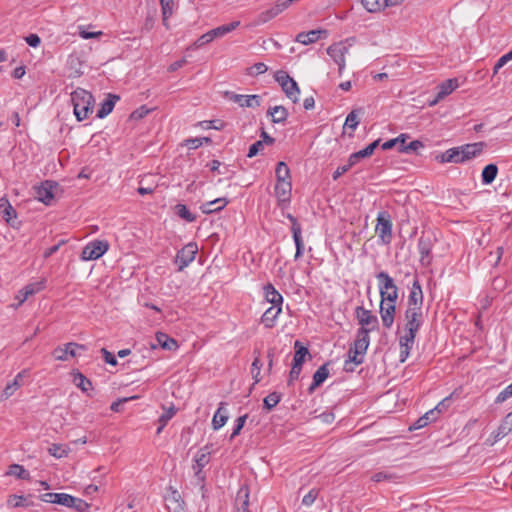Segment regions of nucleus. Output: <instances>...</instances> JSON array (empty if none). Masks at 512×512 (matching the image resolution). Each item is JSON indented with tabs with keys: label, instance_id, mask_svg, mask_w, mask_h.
<instances>
[{
	"label": "nucleus",
	"instance_id": "f257e3e1",
	"mask_svg": "<svg viewBox=\"0 0 512 512\" xmlns=\"http://www.w3.org/2000/svg\"><path fill=\"white\" fill-rule=\"evenodd\" d=\"M71 101L74 108V115L78 121L86 119L93 111L94 97L85 89L77 88L71 93Z\"/></svg>",
	"mask_w": 512,
	"mask_h": 512
},
{
	"label": "nucleus",
	"instance_id": "f03ea898",
	"mask_svg": "<svg viewBox=\"0 0 512 512\" xmlns=\"http://www.w3.org/2000/svg\"><path fill=\"white\" fill-rule=\"evenodd\" d=\"M378 282L379 295L381 300L389 302H397L399 298V288L394 279L386 272L380 271L376 274Z\"/></svg>",
	"mask_w": 512,
	"mask_h": 512
},
{
	"label": "nucleus",
	"instance_id": "7ed1b4c3",
	"mask_svg": "<svg viewBox=\"0 0 512 512\" xmlns=\"http://www.w3.org/2000/svg\"><path fill=\"white\" fill-rule=\"evenodd\" d=\"M436 243V237L430 232H422L418 239V251L420 254V263L422 266L427 267L432 262V249Z\"/></svg>",
	"mask_w": 512,
	"mask_h": 512
},
{
	"label": "nucleus",
	"instance_id": "20e7f679",
	"mask_svg": "<svg viewBox=\"0 0 512 512\" xmlns=\"http://www.w3.org/2000/svg\"><path fill=\"white\" fill-rule=\"evenodd\" d=\"M375 231L383 244H389L391 242L392 221L391 216L387 211L378 213Z\"/></svg>",
	"mask_w": 512,
	"mask_h": 512
},
{
	"label": "nucleus",
	"instance_id": "39448f33",
	"mask_svg": "<svg viewBox=\"0 0 512 512\" xmlns=\"http://www.w3.org/2000/svg\"><path fill=\"white\" fill-rule=\"evenodd\" d=\"M109 249V243L106 240H93L89 242L81 252L83 261L96 260L103 256Z\"/></svg>",
	"mask_w": 512,
	"mask_h": 512
},
{
	"label": "nucleus",
	"instance_id": "423d86ee",
	"mask_svg": "<svg viewBox=\"0 0 512 512\" xmlns=\"http://www.w3.org/2000/svg\"><path fill=\"white\" fill-rule=\"evenodd\" d=\"M276 81L280 84L286 96L291 99L293 103H297L300 94L297 82L283 71L277 73Z\"/></svg>",
	"mask_w": 512,
	"mask_h": 512
},
{
	"label": "nucleus",
	"instance_id": "0eeeda50",
	"mask_svg": "<svg viewBox=\"0 0 512 512\" xmlns=\"http://www.w3.org/2000/svg\"><path fill=\"white\" fill-rule=\"evenodd\" d=\"M355 317L360 325V328L368 330V334L371 331L378 330L379 321L376 315L370 310L365 309L363 306H357L355 308Z\"/></svg>",
	"mask_w": 512,
	"mask_h": 512
},
{
	"label": "nucleus",
	"instance_id": "6e6552de",
	"mask_svg": "<svg viewBox=\"0 0 512 512\" xmlns=\"http://www.w3.org/2000/svg\"><path fill=\"white\" fill-rule=\"evenodd\" d=\"M350 46L344 42H338L327 48V54L338 65L339 75H342L345 69V56L349 53Z\"/></svg>",
	"mask_w": 512,
	"mask_h": 512
},
{
	"label": "nucleus",
	"instance_id": "1a4fd4ad",
	"mask_svg": "<svg viewBox=\"0 0 512 512\" xmlns=\"http://www.w3.org/2000/svg\"><path fill=\"white\" fill-rule=\"evenodd\" d=\"M197 252L198 246L194 242L186 244L181 250H179L175 258V263L178 264V270L182 271L191 262H193Z\"/></svg>",
	"mask_w": 512,
	"mask_h": 512
},
{
	"label": "nucleus",
	"instance_id": "9d476101",
	"mask_svg": "<svg viewBox=\"0 0 512 512\" xmlns=\"http://www.w3.org/2000/svg\"><path fill=\"white\" fill-rule=\"evenodd\" d=\"M405 332H409L411 334L417 335L421 326L424 323V316L422 310H413L406 309L405 310Z\"/></svg>",
	"mask_w": 512,
	"mask_h": 512
},
{
	"label": "nucleus",
	"instance_id": "9b49d317",
	"mask_svg": "<svg viewBox=\"0 0 512 512\" xmlns=\"http://www.w3.org/2000/svg\"><path fill=\"white\" fill-rule=\"evenodd\" d=\"M225 97L240 107L256 108L261 105V96L259 95H241L227 91Z\"/></svg>",
	"mask_w": 512,
	"mask_h": 512
},
{
	"label": "nucleus",
	"instance_id": "f8f14e48",
	"mask_svg": "<svg viewBox=\"0 0 512 512\" xmlns=\"http://www.w3.org/2000/svg\"><path fill=\"white\" fill-rule=\"evenodd\" d=\"M210 454V447L206 445L200 448L194 456V464L192 468L195 476L201 481L204 480L202 469L210 462Z\"/></svg>",
	"mask_w": 512,
	"mask_h": 512
},
{
	"label": "nucleus",
	"instance_id": "ddd939ff",
	"mask_svg": "<svg viewBox=\"0 0 512 512\" xmlns=\"http://www.w3.org/2000/svg\"><path fill=\"white\" fill-rule=\"evenodd\" d=\"M423 306V291L421 284L416 277L413 280L412 287L410 289L408 300H407V308L413 310H422Z\"/></svg>",
	"mask_w": 512,
	"mask_h": 512
},
{
	"label": "nucleus",
	"instance_id": "4468645a",
	"mask_svg": "<svg viewBox=\"0 0 512 512\" xmlns=\"http://www.w3.org/2000/svg\"><path fill=\"white\" fill-rule=\"evenodd\" d=\"M379 313L382 320V325L386 329H390L393 326L396 314V302H389L388 300H381Z\"/></svg>",
	"mask_w": 512,
	"mask_h": 512
},
{
	"label": "nucleus",
	"instance_id": "2eb2a0df",
	"mask_svg": "<svg viewBox=\"0 0 512 512\" xmlns=\"http://www.w3.org/2000/svg\"><path fill=\"white\" fill-rule=\"evenodd\" d=\"M76 349H82L85 350V346L82 344H78L75 342H69L65 344L64 346H58L56 347L52 355L54 358L58 361H66L68 360V357H75L77 355Z\"/></svg>",
	"mask_w": 512,
	"mask_h": 512
},
{
	"label": "nucleus",
	"instance_id": "dca6fc26",
	"mask_svg": "<svg viewBox=\"0 0 512 512\" xmlns=\"http://www.w3.org/2000/svg\"><path fill=\"white\" fill-rule=\"evenodd\" d=\"M57 186L58 184L54 181H44L36 188V198L45 205H50L54 199V189L57 188Z\"/></svg>",
	"mask_w": 512,
	"mask_h": 512
},
{
	"label": "nucleus",
	"instance_id": "f3484780",
	"mask_svg": "<svg viewBox=\"0 0 512 512\" xmlns=\"http://www.w3.org/2000/svg\"><path fill=\"white\" fill-rule=\"evenodd\" d=\"M404 0H361L363 7L370 13H377L385 8L402 4Z\"/></svg>",
	"mask_w": 512,
	"mask_h": 512
},
{
	"label": "nucleus",
	"instance_id": "a211bd4d",
	"mask_svg": "<svg viewBox=\"0 0 512 512\" xmlns=\"http://www.w3.org/2000/svg\"><path fill=\"white\" fill-rule=\"evenodd\" d=\"M328 35L325 29H314L308 32H300L296 35L295 41L303 45H309L317 42L319 39L326 38Z\"/></svg>",
	"mask_w": 512,
	"mask_h": 512
},
{
	"label": "nucleus",
	"instance_id": "6ab92c4d",
	"mask_svg": "<svg viewBox=\"0 0 512 512\" xmlns=\"http://www.w3.org/2000/svg\"><path fill=\"white\" fill-rule=\"evenodd\" d=\"M485 146L486 144L484 142H476L459 146V149H461V159L465 162L477 157L482 153Z\"/></svg>",
	"mask_w": 512,
	"mask_h": 512
},
{
	"label": "nucleus",
	"instance_id": "aec40b11",
	"mask_svg": "<svg viewBox=\"0 0 512 512\" xmlns=\"http://www.w3.org/2000/svg\"><path fill=\"white\" fill-rule=\"evenodd\" d=\"M458 87L456 78L447 79L438 85L436 98L430 103L431 106L437 104L440 100L451 94Z\"/></svg>",
	"mask_w": 512,
	"mask_h": 512
},
{
	"label": "nucleus",
	"instance_id": "412c9836",
	"mask_svg": "<svg viewBox=\"0 0 512 512\" xmlns=\"http://www.w3.org/2000/svg\"><path fill=\"white\" fill-rule=\"evenodd\" d=\"M370 344V336L368 334V330L365 328H358L356 333V339L354 343L350 346L353 349L358 350L359 352L366 354V351Z\"/></svg>",
	"mask_w": 512,
	"mask_h": 512
},
{
	"label": "nucleus",
	"instance_id": "4be33fe9",
	"mask_svg": "<svg viewBox=\"0 0 512 512\" xmlns=\"http://www.w3.org/2000/svg\"><path fill=\"white\" fill-rule=\"evenodd\" d=\"M168 512H186L185 502L177 490H173L166 498Z\"/></svg>",
	"mask_w": 512,
	"mask_h": 512
},
{
	"label": "nucleus",
	"instance_id": "5701e85b",
	"mask_svg": "<svg viewBox=\"0 0 512 512\" xmlns=\"http://www.w3.org/2000/svg\"><path fill=\"white\" fill-rule=\"evenodd\" d=\"M292 184L291 181L277 182L275 185V195L279 202L289 203L291 199Z\"/></svg>",
	"mask_w": 512,
	"mask_h": 512
},
{
	"label": "nucleus",
	"instance_id": "b1692460",
	"mask_svg": "<svg viewBox=\"0 0 512 512\" xmlns=\"http://www.w3.org/2000/svg\"><path fill=\"white\" fill-rule=\"evenodd\" d=\"M282 311L281 306L269 307L261 317V323L268 329L273 328L276 323V319Z\"/></svg>",
	"mask_w": 512,
	"mask_h": 512
},
{
	"label": "nucleus",
	"instance_id": "393cba45",
	"mask_svg": "<svg viewBox=\"0 0 512 512\" xmlns=\"http://www.w3.org/2000/svg\"><path fill=\"white\" fill-rule=\"evenodd\" d=\"M120 99L118 95L108 94L107 98L100 104V108L97 111V117L102 119L109 115L116 104V102Z\"/></svg>",
	"mask_w": 512,
	"mask_h": 512
},
{
	"label": "nucleus",
	"instance_id": "a878e982",
	"mask_svg": "<svg viewBox=\"0 0 512 512\" xmlns=\"http://www.w3.org/2000/svg\"><path fill=\"white\" fill-rule=\"evenodd\" d=\"M71 495L66 493H54L48 492L41 495V500L47 503L59 504L62 506H68L69 502L72 501Z\"/></svg>",
	"mask_w": 512,
	"mask_h": 512
},
{
	"label": "nucleus",
	"instance_id": "bb28decb",
	"mask_svg": "<svg viewBox=\"0 0 512 512\" xmlns=\"http://www.w3.org/2000/svg\"><path fill=\"white\" fill-rule=\"evenodd\" d=\"M328 364L325 363L320 366L313 375V381L308 388V392L312 394L314 390L319 387L329 376Z\"/></svg>",
	"mask_w": 512,
	"mask_h": 512
},
{
	"label": "nucleus",
	"instance_id": "cd10ccee",
	"mask_svg": "<svg viewBox=\"0 0 512 512\" xmlns=\"http://www.w3.org/2000/svg\"><path fill=\"white\" fill-rule=\"evenodd\" d=\"M31 498V495H10L7 499V505L10 508H28L33 506Z\"/></svg>",
	"mask_w": 512,
	"mask_h": 512
},
{
	"label": "nucleus",
	"instance_id": "c85d7f7f",
	"mask_svg": "<svg viewBox=\"0 0 512 512\" xmlns=\"http://www.w3.org/2000/svg\"><path fill=\"white\" fill-rule=\"evenodd\" d=\"M157 344L151 343V348L155 349L157 346L166 350H175L178 347L177 341L163 332L156 333Z\"/></svg>",
	"mask_w": 512,
	"mask_h": 512
},
{
	"label": "nucleus",
	"instance_id": "c756f323",
	"mask_svg": "<svg viewBox=\"0 0 512 512\" xmlns=\"http://www.w3.org/2000/svg\"><path fill=\"white\" fill-rule=\"evenodd\" d=\"M229 201L226 198H217L201 205L200 209L204 214H212L223 210Z\"/></svg>",
	"mask_w": 512,
	"mask_h": 512
},
{
	"label": "nucleus",
	"instance_id": "7c9ffc66",
	"mask_svg": "<svg viewBox=\"0 0 512 512\" xmlns=\"http://www.w3.org/2000/svg\"><path fill=\"white\" fill-rule=\"evenodd\" d=\"M236 506L238 512H249V489L247 486H242L237 492Z\"/></svg>",
	"mask_w": 512,
	"mask_h": 512
},
{
	"label": "nucleus",
	"instance_id": "2f4dec72",
	"mask_svg": "<svg viewBox=\"0 0 512 512\" xmlns=\"http://www.w3.org/2000/svg\"><path fill=\"white\" fill-rule=\"evenodd\" d=\"M264 294L266 300L273 306L282 307L283 297L272 284L268 283L267 285L264 286Z\"/></svg>",
	"mask_w": 512,
	"mask_h": 512
},
{
	"label": "nucleus",
	"instance_id": "473e14b6",
	"mask_svg": "<svg viewBox=\"0 0 512 512\" xmlns=\"http://www.w3.org/2000/svg\"><path fill=\"white\" fill-rule=\"evenodd\" d=\"M240 26V21H233L229 24H225V25H221V26H218L214 29H211L209 32L214 39L216 38H220V37H223L225 36L226 34L232 32L233 30H235L236 28H238Z\"/></svg>",
	"mask_w": 512,
	"mask_h": 512
},
{
	"label": "nucleus",
	"instance_id": "72a5a7b5",
	"mask_svg": "<svg viewBox=\"0 0 512 512\" xmlns=\"http://www.w3.org/2000/svg\"><path fill=\"white\" fill-rule=\"evenodd\" d=\"M512 431V414H507L494 434V441H498Z\"/></svg>",
	"mask_w": 512,
	"mask_h": 512
},
{
	"label": "nucleus",
	"instance_id": "f704fd0d",
	"mask_svg": "<svg viewBox=\"0 0 512 512\" xmlns=\"http://www.w3.org/2000/svg\"><path fill=\"white\" fill-rule=\"evenodd\" d=\"M227 420L228 415L226 413V410L224 409V403L221 402L212 419L213 429L219 430L226 424Z\"/></svg>",
	"mask_w": 512,
	"mask_h": 512
},
{
	"label": "nucleus",
	"instance_id": "c9c22d12",
	"mask_svg": "<svg viewBox=\"0 0 512 512\" xmlns=\"http://www.w3.org/2000/svg\"><path fill=\"white\" fill-rule=\"evenodd\" d=\"M267 114L272 117L273 123H284L288 117V111L284 106L270 107Z\"/></svg>",
	"mask_w": 512,
	"mask_h": 512
},
{
	"label": "nucleus",
	"instance_id": "e433bc0d",
	"mask_svg": "<svg viewBox=\"0 0 512 512\" xmlns=\"http://www.w3.org/2000/svg\"><path fill=\"white\" fill-rule=\"evenodd\" d=\"M295 354L293 357V364L302 366L305 362L306 356L309 355V350L299 340L294 343Z\"/></svg>",
	"mask_w": 512,
	"mask_h": 512
},
{
	"label": "nucleus",
	"instance_id": "4c0bfd02",
	"mask_svg": "<svg viewBox=\"0 0 512 512\" xmlns=\"http://www.w3.org/2000/svg\"><path fill=\"white\" fill-rule=\"evenodd\" d=\"M498 174V167L496 164H488L484 167L481 173V181L484 185L491 184Z\"/></svg>",
	"mask_w": 512,
	"mask_h": 512
},
{
	"label": "nucleus",
	"instance_id": "58836bf2",
	"mask_svg": "<svg viewBox=\"0 0 512 512\" xmlns=\"http://www.w3.org/2000/svg\"><path fill=\"white\" fill-rule=\"evenodd\" d=\"M459 147H454L451 149L446 150L441 155V162L442 163H463V160L461 159V153H460Z\"/></svg>",
	"mask_w": 512,
	"mask_h": 512
},
{
	"label": "nucleus",
	"instance_id": "ea45409f",
	"mask_svg": "<svg viewBox=\"0 0 512 512\" xmlns=\"http://www.w3.org/2000/svg\"><path fill=\"white\" fill-rule=\"evenodd\" d=\"M400 478L401 477L396 473L390 471H379L372 475L371 480L377 483L383 481L398 483Z\"/></svg>",
	"mask_w": 512,
	"mask_h": 512
},
{
	"label": "nucleus",
	"instance_id": "a19ab883",
	"mask_svg": "<svg viewBox=\"0 0 512 512\" xmlns=\"http://www.w3.org/2000/svg\"><path fill=\"white\" fill-rule=\"evenodd\" d=\"M23 373L24 372L18 373L13 379V381L6 385L3 391V395L6 399L12 396L15 393V391L22 385L21 380L23 378Z\"/></svg>",
	"mask_w": 512,
	"mask_h": 512
},
{
	"label": "nucleus",
	"instance_id": "79ce46f5",
	"mask_svg": "<svg viewBox=\"0 0 512 512\" xmlns=\"http://www.w3.org/2000/svg\"><path fill=\"white\" fill-rule=\"evenodd\" d=\"M277 182L291 181L290 169L283 161L278 162L275 170Z\"/></svg>",
	"mask_w": 512,
	"mask_h": 512
},
{
	"label": "nucleus",
	"instance_id": "37998d69",
	"mask_svg": "<svg viewBox=\"0 0 512 512\" xmlns=\"http://www.w3.org/2000/svg\"><path fill=\"white\" fill-rule=\"evenodd\" d=\"M7 475L15 476L18 479L27 480L30 478L29 472L19 464H12L9 466V470L7 471Z\"/></svg>",
	"mask_w": 512,
	"mask_h": 512
},
{
	"label": "nucleus",
	"instance_id": "c03bdc74",
	"mask_svg": "<svg viewBox=\"0 0 512 512\" xmlns=\"http://www.w3.org/2000/svg\"><path fill=\"white\" fill-rule=\"evenodd\" d=\"M435 420H436L435 412H434V410H430L427 413H425V415L420 417L413 424V426L410 427V430H417V429L423 428L426 425H428L429 422H432V421H435Z\"/></svg>",
	"mask_w": 512,
	"mask_h": 512
},
{
	"label": "nucleus",
	"instance_id": "a18cd8bd",
	"mask_svg": "<svg viewBox=\"0 0 512 512\" xmlns=\"http://www.w3.org/2000/svg\"><path fill=\"white\" fill-rule=\"evenodd\" d=\"M282 395L278 392H272L269 395H267L263 400V407L267 411H271L280 401H281Z\"/></svg>",
	"mask_w": 512,
	"mask_h": 512
},
{
	"label": "nucleus",
	"instance_id": "49530a36",
	"mask_svg": "<svg viewBox=\"0 0 512 512\" xmlns=\"http://www.w3.org/2000/svg\"><path fill=\"white\" fill-rule=\"evenodd\" d=\"M301 233L302 231H299L298 229H294V232L292 233L293 240L296 246V253L294 256L295 260H298L303 255L304 251V242Z\"/></svg>",
	"mask_w": 512,
	"mask_h": 512
},
{
	"label": "nucleus",
	"instance_id": "de8ad7c7",
	"mask_svg": "<svg viewBox=\"0 0 512 512\" xmlns=\"http://www.w3.org/2000/svg\"><path fill=\"white\" fill-rule=\"evenodd\" d=\"M176 214L186 220L187 222H194L196 220V215L193 214L186 205L184 204H177L175 206Z\"/></svg>",
	"mask_w": 512,
	"mask_h": 512
},
{
	"label": "nucleus",
	"instance_id": "09e8293b",
	"mask_svg": "<svg viewBox=\"0 0 512 512\" xmlns=\"http://www.w3.org/2000/svg\"><path fill=\"white\" fill-rule=\"evenodd\" d=\"M73 382L83 392L88 391L92 386L91 381L80 372L74 375Z\"/></svg>",
	"mask_w": 512,
	"mask_h": 512
},
{
	"label": "nucleus",
	"instance_id": "8fccbe9b",
	"mask_svg": "<svg viewBox=\"0 0 512 512\" xmlns=\"http://www.w3.org/2000/svg\"><path fill=\"white\" fill-rule=\"evenodd\" d=\"M423 147H424V144L421 141L414 140V141H411L409 144H406L405 142H404V144H400V146L398 147V151L401 153H412V152H417L418 149L423 148Z\"/></svg>",
	"mask_w": 512,
	"mask_h": 512
},
{
	"label": "nucleus",
	"instance_id": "3c124183",
	"mask_svg": "<svg viewBox=\"0 0 512 512\" xmlns=\"http://www.w3.org/2000/svg\"><path fill=\"white\" fill-rule=\"evenodd\" d=\"M163 23L166 25L168 18L173 13L174 0H160Z\"/></svg>",
	"mask_w": 512,
	"mask_h": 512
},
{
	"label": "nucleus",
	"instance_id": "603ef678",
	"mask_svg": "<svg viewBox=\"0 0 512 512\" xmlns=\"http://www.w3.org/2000/svg\"><path fill=\"white\" fill-rule=\"evenodd\" d=\"M48 452L50 455L54 456L55 458L60 459V458L66 457L68 455L69 449L66 446L61 445V444H52L49 447Z\"/></svg>",
	"mask_w": 512,
	"mask_h": 512
},
{
	"label": "nucleus",
	"instance_id": "864d4df0",
	"mask_svg": "<svg viewBox=\"0 0 512 512\" xmlns=\"http://www.w3.org/2000/svg\"><path fill=\"white\" fill-rule=\"evenodd\" d=\"M409 138L407 134H400L398 137L394 139H390L382 144L383 150H390L395 146H400V144H404L406 142V139Z\"/></svg>",
	"mask_w": 512,
	"mask_h": 512
},
{
	"label": "nucleus",
	"instance_id": "5fc2aeb1",
	"mask_svg": "<svg viewBox=\"0 0 512 512\" xmlns=\"http://www.w3.org/2000/svg\"><path fill=\"white\" fill-rule=\"evenodd\" d=\"M70 499L72 501L69 502L67 507L74 508L78 512H86L88 510L89 504L86 501H84L80 498H76L72 495H71Z\"/></svg>",
	"mask_w": 512,
	"mask_h": 512
},
{
	"label": "nucleus",
	"instance_id": "6e6d98bb",
	"mask_svg": "<svg viewBox=\"0 0 512 512\" xmlns=\"http://www.w3.org/2000/svg\"><path fill=\"white\" fill-rule=\"evenodd\" d=\"M274 18L275 17L273 16L272 11L270 9H267L257 15V17L254 19L252 25L260 26V25H263V24L269 22L270 20H272Z\"/></svg>",
	"mask_w": 512,
	"mask_h": 512
},
{
	"label": "nucleus",
	"instance_id": "4d7b16f0",
	"mask_svg": "<svg viewBox=\"0 0 512 512\" xmlns=\"http://www.w3.org/2000/svg\"><path fill=\"white\" fill-rule=\"evenodd\" d=\"M44 287H45V282L42 280V281H38V282H34V283H29L25 287H23V289L25 290L26 295H28L30 297V296L40 292L41 290H43Z\"/></svg>",
	"mask_w": 512,
	"mask_h": 512
},
{
	"label": "nucleus",
	"instance_id": "13d9d810",
	"mask_svg": "<svg viewBox=\"0 0 512 512\" xmlns=\"http://www.w3.org/2000/svg\"><path fill=\"white\" fill-rule=\"evenodd\" d=\"M416 335L411 334L409 332H405L403 336L399 339L400 348H407L409 350L412 349L415 342Z\"/></svg>",
	"mask_w": 512,
	"mask_h": 512
},
{
	"label": "nucleus",
	"instance_id": "bf43d9fd",
	"mask_svg": "<svg viewBox=\"0 0 512 512\" xmlns=\"http://www.w3.org/2000/svg\"><path fill=\"white\" fill-rule=\"evenodd\" d=\"M3 202H5L6 206L3 208V217L4 219L9 222L10 219L12 217H16V211L15 209L11 206V204L9 203V201L5 198H1L0 199V206L2 207L4 204Z\"/></svg>",
	"mask_w": 512,
	"mask_h": 512
},
{
	"label": "nucleus",
	"instance_id": "052dcab7",
	"mask_svg": "<svg viewBox=\"0 0 512 512\" xmlns=\"http://www.w3.org/2000/svg\"><path fill=\"white\" fill-rule=\"evenodd\" d=\"M348 360L349 363L360 365L364 362V354L350 347L348 350Z\"/></svg>",
	"mask_w": 512,
	"mask_h": 512
},
{
	"label": "nucleus",
	"instance_id": "680f3d73",
	"mask_svg": "<svg viewBox=\"0 0 512 512\" xmlns=\"http://www.w3.org/2000/svg\"><path fill=\"white\" fill-rule=\"evenodd\" d=\"M371 156V153L369 152V150L367 149V147H365L364 149L362 150H359L357 152H354L352 153L350 156H349V160H350V165H355L357 164L361 159L363 158H366V157H370Z\"/></svg>",
	"mask_w": 512,
	"mask_h": 512
},
{
	"label": "nucleus",
	"instance_id": "e2e57ef3",
	"mask_svg": "<svg viewBox=\"0 0 512 512\" xmlns=\"http://www.w3.org/2000/svg\"><path fill=\"white\" fill-rule=\"evenodd\" d=\"M294 1L295 0L278 1L275 3V5L273 7L269 8V9L272 11L273 16L276 17L281 12L286 10Z\"/></svg>",
	"mask_w": 512,
	"mask_h": 512
},
{
	"label": "nucleus",
	"instance_id": "0e129e2a",
	"mask_svg": "<svg viewBox=\"0 0 512 512\" xmlns=\"http://www.w3.org/2000/svg\"><path fill=\"white\" fill-rule=\"evenodd\" d=\"M356 112H357L356 110L351 111L347 115L345 124H344L345 127H348L353 131L357 128V126L359 124L358 115Z\"/></svg>",
	"mask_w": 512,
	"mask_h": 512
},
{
	"label": "nucleus",
	"instance_id": "69168bd1",
	"mask_svg": "<svg viewBox=\"0 0 512 512\" xmlns=\"http://www.w3.org/2000/svg\"><path fill=\"white\" fill-rule=\"evenodd\" d=\"M247 417H248L247 414H245V415H242V416H240V417H238L236 419L235 426H234L233 431H232V433L230 435V439L231 440L234 439L237 435L240 434V432H241V430H242V428H243V426H244V424L246 422Z\"/></svg>",
	"mask_w": 512,
	"mask_h": 512
},
{
	"label": "nucleus",
	"instance_id": "338daca9",
	"mask_svg": "<svg viewBox=\"0 0 512 512\" xmlns=\"http://www.w3.org/2000/svg\"><path fill=\"white\" fill-rule=\"evenodd\" d=\"M318 496V490L317 489H311L306 495H304L302 499V504L305 506H311L316 498Z\"/></svg>",
	"mask_w": 512,
	"mask_h": 512
},
{
	"label": "nucleus",
	"instance_id": "774afa93",
	"mask_svg": "<svg viewBox=\"0 0 512 512\" xmlns=\"http://www.w3.org/2000/svg\"><path fill=\"white\" fill-rule=\"evenodd\" d=\"M512 396V384L508 385L496 397L495 403H502Z\"/></svg>",
	"mask_w": 512,
	"mask_h": 512
}]
</instances>
